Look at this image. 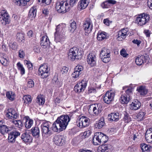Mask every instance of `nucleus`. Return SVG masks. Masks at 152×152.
Returning a JSON list of instances; mask_svg holds the SVG:
<instances>
[{
    "label": "nucleus",
    "instance_id": "1",
    "mask_svg": "<svg viewBox=\"0 0 152 152\" xmlns=\"http://www.w3.org/2000/svg\"><path fill=\"white\" fill-rule=\"evenodd\" d=\"M70 120V118L67 115H62L57 118L53 124L52 130L54 132H61L65 129Z\"/></svg>",
    "mask_w": 152,
    "mask_h": 152
},
{
    "label": "nucleus",
    "instance_id": "2",
    "mask_svg": "<svg viewBox=\"0 0 152 152\" xmlns=\"http://www.w3.org/2000/svg\"><path fill=\"white\" fill-rule=\"evenodd\" d=\"M65 24H61L56 26L55 33V40L56 42H60L65 39Z\"/></svg>",
    "mask_w": 152,
    "mask_h": 152
},
{
    "label": "nucleus",
    "instance_id": "3",
    "mask_svg": "<svg viewBox=\"0 0 152 152\" xmlns=\"http://www.w3.org/2000/svg\"><path fill=\"white\" fill-rule=\"evenodd\" d=\"M68 58L72 61L81 59L82 52L77 47H74L70 49L67 53Z\"/></svg>",
    "mask_w": 152,
    "mask_h": 152
},
{
    "label": "nucleus",
    "instance_id": "4",
    "mask_svg": "<svg viewBox=\"0 0 152 152\" xmlns=\"http://www.w3.org/2000/svg\"><path fill=\"white\" fill-rule=\"evenodd\" d=\"M69 7L68 3L66 1H58L56 4V10L59 13L63 14L68 11L69 10Z\"/></svg>",
    "mask_w": 152,
    "mask_h": 152
},
{
    "label": "nucleus",
    "instance_id": "5",
    "mask_svg": "<svg viewBox=\"0 0 152 152\" xmlns=\"http://www.w3.org/2000/svg\"><path fill=\"white\" fill-rule=\"evenodd\" d=\"M149 19L150 16L148 14L143 13L137 17L136 22L139 25L142 26L148 23Z\"/></svg>",
    "mask_w": 152,
    "mask_h": 152
},
{
    "label": "nucleus",
    "instance_id": "6",
    "mask_svg": "<svg viewBox=\"0 0 152 152\" xmlns=\"http://www.w3.org/2000/svg\"><path fill=\"white\" fill-rule=\"evenodd\" d=\"M50 69L46 64L42 65L39 68V75L42 78L47 77L49 75Z\"/></svg>",
    "mask_w": 152,
    "mask_h": 152
},
{
    "label": "nucleus",
    "instance_id": "7",
    "mask_svg": "<svg viewBox=\"0 0 152 152\" xmlns=\"http://www.w3.org/2000/svg\"><path fill=\"white\" fill-rule=\"evenodd\" d=\"M132 89L128 88L125 91V93L122 94L120 99L122 104H127L130 99V94L132 93Z\"/></svg>",
    "mask_w": 152,
    "mask_h": 152
},
{
    "label": "nucleus",
    "instance_id": "8",
    "mask_svg": "<svg viewBox=\"0 0 152 152\" xmlns=\"http://www.w3.org/2000/svg\"><path fill=\"white\" fill-rule=\"evenodd\" d=\"M149 59V56L147 55H139L135 58V61L137 65L140 66L145 63L148 64Z\"/></svg>",
    "mask_w": 152,
    "mask_h": 152
},
{
    "label": "nucleus",
    "instance_id": "9",
    "mask_svg": "<svg viewBox=\"0 0 152 152\" xmlns=\"http://www.w3.org/2000/svg\"><path fill=\"white\" fill-rule=\"evenodd\" d=\"M1 21L4 25L9 24L10 22V17L7 11L2 10L0 14Z\"/></svg>",
    "mask_w": 152,
    "mask_h": 152
},
{
    "label": "nucleus",
    "instance_id": "10",
    "mask_svg": "<svg viewBox=\"0 0 152 152\" xmlns=\"http://www.w3.org/2000/svg\"><path fill=\"white\" fill-rule=\"evenodd\" d=\"M5 115L8 119L14 120L17 119L19 117V115L17 112L13 108L8 109Z\"/></svg>",
    "mask_w": 152,
    "mask_h": 152
},
{
    "label": "nucleus",
    "instance_id": "11",
    "mask_svg": "<svg viewBox=\"0 0 152 152\" xmlns=\"http://www.w3.org/2000/svg\"><path fill=\"white\" fill-rule=\"evenodd\" d=\"M50 126L48 122L42 123L41 126L42 132V135L45 134L50 136L52 134L51 131L49 130Z\"/></svg>",
    "mask_w": 152,
    "mask_h": 152
},
{
    "label": "nucleus",
    "instance_id": "12",
    "mask_svg": "<svg viewBox=\"0 0 152 152\" xmlns=\"http://www.w3.org/2000/svg\"><path fill=\"white\" fill-rule=\"evenodd\" d=\"M110 50L106 48H103L101 51L100 55V57L101 58L102 61L105 63L108 62V58H105L103 56L106 55H107L108 57L110 56Z\"/></svg>",
    "mask_w": 152,
    "mask_h": 152
},
{
    "label": "nucleus",
    "instance_id": "13",
    "mask_svg": "<svg viewBox=\"0 0 152 152\" xmlns=\"http://www.w3.org/2000/svg\"><path fill=\"white\" fill-rule=\"evenodd\" d=\"M89 120L87 118L82 116L77 121V125L80 128H84L89 125Z\"/></svg>",
    "mask_w": 152,
    "mask_h": 152
},
{
    "label": "nucleus",
    "instance_id": "14",
    "mask_svg": "<svg viewBox=\"0 0 152 152\" xmlns=\"http://www.w3.org/2000/svg\"><path fill=\"white\" fill-rule=\"evenodd\" d=\"M87 83L84 80L77 83L74 88V90L77 93H80L84 91L87 86Z\"/></svg>",
    "mask_w": 152,
    "mask_h": 152
},
{
    "label": "nucleus",
    "instance_id": "15",
    "mask_svg": "<svg viewBox=\"0 0 152 152\" xmlns=\"http://www.w3.org/2000/svg\"><path fill=\"white\" fill-rule=\"evenodd\" d=\"M85 32L88 34L90 33L92 30L93 25L91 20L89 18H87L85 21L83 27Z\"/></svg>",
    "mask_w": 152,
    "mask_h": 152
},
{
    "label": "nucleus",
    "instance_id": "16",
    "mask_svg": "<svg viewBox=\"0 0 152 152\" xmlns=\"http://www.w3.org/2000/svg\"><path fill=\"white\" fill-rule=\"evenodd\" d=\"M115 94L113 92H107L104 95L103 100L104 102L107 104L110 103L113 100Z\"/></svg>",
    "mask_w": 152,
    "mask_h": 152
},
{
    "label": "nucleus",
    "instance_id": "17",
    "mask_svg": "<svg viewBox=\"0 0 152 152\" xmlns=\"http://www.w3.org/2000/svg\"><path fill=\"white\" fill-rule=\"evenodd\" d=\"M53 141L56 145L62 146L64 143L65 138L60 134L56 135L54 136Z\"/></svg>",
    "mask_w": 152,
    "mask_h": 152
},
{
    "label": "nucleus",
    "instance_id": "18",
    "mask_svg": "<svg viewBox=\"0 0 152 152\" xmlns=\"http://www.w3.org/2000/svg\"><path fill=\"white\" fill-rule=\"evenodd\" d=\"M96 55L94 53H90L87 57V61L91 66H94L96 64Z\"/></svg>",
    "mask_w": 152,
    "mask_h": 152
},
{
    "label": "nucleus",
    "instance_id": "19",
    "mask_svg": "<svg viewBox=\"0 0 152 152\" xmlns=\"http://www.w3.org/2000/svg\"><path fill=\"white\" fill-rule=\"evenodd\" d=\"M40 44L43 48H46L49 47L50 42L48 36H44L40 39Z\"/></svg>",
    "mask_w": 152,
    "mask_h": 152
},
{
    "label": "nucleus",
    "instance_id": "20",
    "mask_svg": "<svg viewBox=\"0 0 152 152\" xmlns=\"http://www.w3.org/2000/svg\"><path fill=\"white\" fill-rule=\"evenodd\" d=\"M104 134L101 132H96L93 137V142L95 145H97L100 144V140H102Z\"/></svg>",
    "mask_w": 152,
    "mask_h": 152
},
{
    "label": "nucleus",
    "instance_id": "21",
    "mask_svg": "<svg viewBox=\"0 0 152 152\" xmlns=\"http://www.w3.org/2000/svg\"><path fill=\"white\" fill-rule=\"evenodd\" d=\"M20 135V132L17 131L11 132L10 134H9L8 140L9 142H15L16 138Z\"/></svg>",
    "mask_w": 152,
    "mask_h": 152
},
{
    "label": "nucleus",
    "instance_id": "22",
    "mask_svg": "<svg viewBox=\"0 0 152 152\" xmlns=\"http://www.w3.org/2000/svg\"><path fill=\"white\" fill-rule=\"evenodd\" d=\"M127 31L124 29H123L118 32V37L117 39L118 41H122L127 36Z\"/></svg>",
    "mask_w": 152,
    "mask_h": 152
},
{
    "label": "nucleus",
    "instance_id": "23",
    "mask_svg": "<svg viewBox=\"0 0 152 152\" xmlns=\"http://www.w3.org/2000/svg\"><path fill=\"white\" fill-rule=\"evenodd\" d=\"M141 106V103L138 100L136 99L130 105L129 108L131 110H136L139 109Z\"/></svg>",
    "mask_w": 152,
    "mask_h": 152
},
{
    "label": "nucleus",
    "instance_id": "24",
    "mask_svg": "<svg viewBox=\"0 0 152 152\" xmlns=\"http://www.w3.org/2000/svg\"><path fill=\"white\" fill-rule=\"evenodd\" d=\"M21 139L25 143H30L32 140L31 137L28 134L25 133L22 134Z\"/></svg>",
    "mask_w": 152,
    "mask_h": 152
},
{
    "label": "nucleus",
    "instance_id": "25",
    "mask_svg": "<svg viewBox=\"0 0 152 152\" xmlns=\"http://www.w3.org/2000/svg\"><path fill=\"white\" fill-rule=\"evenodd\" d=\"M31 133L34 137H39L40 136V130L37 126L33 127L30 130Z\"/></svg>",
    "mask_w": 152,
    "mask_h": 152
},
{
    "label": "nucleus",
    "instance_id": "26",
    "mask_svg": "<svg viewBox=\"0 0 152 152\" xmlns=\"http://www.w3.org/2000/svg\"><path fill=\"white\" fill-rule=\"evenodd\" d=\"M118 113H112L108 115V118L110 121H117L119 119Z\"/></svg>",
    "mask_w": 152,
    "mask_h": 152
},
{
    "label": "nucleus",
    "instance_id": "27",
    "mask_svg": "<svg viewBox=\"0 0 152 152\" xmlns=\"http://www.w3.org/2000/svg\"><path fill=\"white\" fill-rule=\"evenodd\" d=\"M10 128L5 125L1 124L0 125V133L3 135L6 133H8L10 131Z\"/></svg>",
    "mask_w": 152,
    "mask_h": 152
},
{
    "label": "nucleus",
    "instance_id": "28",
    "mask_svg": "<svg viewBox=\"0 0 152 152\" xmlns=\"http://www.w3.org/2000/svg\"><path fill=\"white\" fill-rule=\"evenodd\" d=\"M37 12V10L35 7L31 8L29 11L28 15V17L31 20L34 18L36 16Z\"/></svg>",
    "mask_w": 152,
    "mask_h": 152
},
{
    "label": "nucleus",
    "instance_id": "29",
    "mask_svg": "<svg viewBox=\"0 0 152 152\" xmlns=\"http://www.w3.org/2000/svg\"><path fill=\"white\" fill-rule=\"evenodd\" d=\"M88 3V0H81L79 2L78 6L80 9H84L87 7Z\"/></svg>",
    "mask_w": 152,
    "mask_h": 152
},
{
    "label": "nucleus",
    "instance_id": "30",
    "mask_svg": "<svg viewBox=\"0 0 152 152\" xmlns=\"http://www.w3.org/2000/svg\"><path fill=\"white\" fill-rule=\"evenodd\" d=\"M140 147L143 152H149L152 148V147L150 145H147L144 143L141 144Z\"/></svg>",
    "mask_w": 152,
    "mask_h": 152
},
{
    "label": "nucleus",
    "instance_id": "31",
    "mask_svg": "<svg viewBox=\"0 0 152 152\" xmlns=\"http://www.w3.org/2000/svg\"><path fill=\"white\" fill-rule=\"evenodd\" d=\"M17 5L23 6L27 4V2L30 0H12Z\"/></svg>",
    "mask_w": 152,
    "mask_h": 152
},
{
    "label": "nucleus",
    "instance_id": "32",
    "mask_svg": "<svg viewBox=\"0 0 152 152\" xmlns=\"http://www.w3.org/2000/svg\"><path fill=\"white\" fill-rule=\"evenodd\" d=\"M137 90L140 93L141 95H145L148 92V90L145 87L143 86H140L137 88Z\"/></svg>",
    "mask_w": 152,
    "mask_h": 152
},
{
    "label": "nucleus",
    "instance_id": "33",
    "mask_svg": "<svg viewBox=\"0 0 152 152\" xmlns=\"http://www.w3.org/2000/svg\"><path fill=\"white\" fill-rule=\"evenodd\" d=\"M104 118L101 117L99 121L95 124V126L96 128L100 129L102 128L104 124Z\"/></svg>",
    "mask_w": 152,
    "mask_h": 152
},
{
    "label": "nucleus",
    "instance_id": "34",
    "mask_svg": "<svg viewBox=\"0 0 152 152\" xmlns=\"http://www.w3.org/2000/svg\"><path fill=\"white\" fill-rule=\"evenodd\" d=\"M106 37V33L105 32H99L97 34V38L99 41H102Z\"/></svg>",
    "mask_w": 152,
    "mask_h": 152
},
{
    "label": "nucleus",
    "instance_id": "35",
    "mask_svg": "<svg viewBox=\"0 0 152 152\" xmlns=\"http://www.w3.org/2000/svg\"><path fill=\"white\" fill-rule=\"evenodd\" d=\"M123 119L125 123H128L132 121V118L130 117V115L128 113L126 112H124Z\"/></svg>",
    "mask_w": 152,
    "mask_h": 152
},
{
    "label": "nucleus",
    "instance_id": "36",
    "mask_svg": "<svg viewBox=\"0 0 152 152\" xmlns=\"http://www.w3.org/2000/svg\"><path fill=\"white\" fill-rule=\"evenodd\" d=\"M99 104H94L93 107V111L94 114L95 115H97L101 112V110L99 109Z\"/></svg>",
    "mask_w": 152,
    "mask_h": 152
},
{
    "label": "nucleus",
    "instance_id": "37",
    "mask_svg": "<svg viewBox=\"0 0 152 152\" xmlns=\"http://www.w3.org/2000/svg\"><path fill=\"white\" fill-rule=\"evenodd\" d=\"M76 28V23L75 21H73L70 23L69 30L71 33H73L75 31Z\"/></svg>",
    "mask_w": 152,
    "mask_h": 152
},
{
    "label": "nucleus",
    "instance_id": "38",
    "mask_svg": "<svg viewBox=\"0 0 152 152\" xmlns=\"http://www.w3.org/2000/svg\"><path fill=\"white\" fill-rule=\"evenodd\" d=\"M24 101V103L26 104H30L32 101V99L31 98V96L30 95L24 96L23 98Z\"/></svg>",
    "mask_w": 152,
    "mask_h": 152
},
{
    "label": "nucleus",
    "instance_id": "39",
    "mask_svg": "<svg viewBox=\"0 0 152 152\" xmlns=\"http://www.w3.org/2000/svg\"><path fill=\"white\" fill-rule=\"evenodd\" d=\"M33 124V120L28 119L25 123V126L27 129H29L32 126Z\"/></svg>",
    "mask_w": 152,
    "mask_h": 152
},
{
    "label": "nucleus",
    "instance_id": "40",
    "mask_svg": "<svg viewBox=\"0 0 152 152\" xmlns=\"http://www.w3.org/2000/svg\"><path fill=\"white\" fill-rule=\"evenodd\" d=\"M6 95L7 98L11 101L14 100L15 96V93L12 91L7 92Z\"/></svg>",
    "mask_w": 152,
    "mask_h": 152
},
{
    "label": "nucleus",
    "instance_id": "41",
    "mask_svg": "<svg viewBox=\"0 0 152 152\" xmlns=\"http://www.w3.org/2000/svg\"><path fill=\"white\" fill-rule=\"evenodd\" d=\"M145 114V112L142 111H140L137 115V119L138 121H141L144 119V116Z\"/></svg>",
    "mask_w": 152,
    "mask_h": 152
},
{
    "label": "nucleus",
    "instance_id": "42",
    "mask_svg": "<svg viewBox=\"0 0 152 152\" xmlns=\"http://www.w3.org/2000/svg\"><path fill=\"white\" fill-rule=\"evenodd\" d=\"M11 121L16 127H18L19 128H21L23 126V124L20 120H15L12 121Z\"/></svg>",
    "mask_w": 152,
    "mask_h": 152
},
{
    "label": "nucleus",
    "instance_id": "43",
    "mask_svg": "<svg viewBox=\"0 0 152 152\" xmlns=\"http://www.w3.org/2000/svg\"><path fill=\"white\" fill-rule=\"evenodd\" d=\"M17 66L18 69L20 71L21 74L23 75L24 74L25 72V69L20 63V62H18L17 64Z\"/></svg>",
    "mask_w": 152,
    "mask_h": 152
},
{
    "label": "nucleus",
    "instance_id": "44",
    "mask_svg": "<svg viewBox=\"0 0 152 152\" xmlns=\"http://www.w3.org/2000/svg\"><path fill=\"white\" fill-rule=\"evenodd\" d=\"M16 39L19 42H22L24 39L23 34L21 33H18L16 34Z\"/></svg>",
    "mask_w": 152,
    "mask_h": 152
},
{
    "label": "nucleus",
    "instance_id": "45",
    "mask_svg": "<svg viewBox=\"0 0 152 152\" xmlns=\"http://www.w3.org/2000/svg\"><path fill=\"white\" fill-rule=\"evenodd\" d=\"M68 69H69L68 67L65 66H63L61 70V74L63 76L67 74Z\"/></svg>",
    "mask_w": 152,
    "mask_h": 152
},
{
    "label": "nucleus",
    "instance_id": "46",
    "mask_svg": "<svg viewBox=\"0 0 152 152\" xmlns=\"http://www.w3.org/2000/svg\"><path fill=\"white\" fill-rule=\"evenodd\" d=\"M36 102L39 105H43L45 103V99L43 97L38 96L36 99Z\"/></svg>",
    "mask_w": 152,
    "mask_h": 152
},
{
    "label": "nucleus",
    "instance_id": "47",
    "mask_svg": "<svg viewBox=\"0 0 152 152\" xmlns=\"http://www.w3.org/2000/svg\"><path fill=\"white\" fill-rule=\"evenodd\" d=\"M108 140V137H107L104 134L103 137H102L101 140H100V144L102 143L103 144L106 142Z\"/></svg>",
    "mask_w": 152,
    "mask_h": 152
},
{
    "label": "nucleus",
    "instance_id": "48",
    "mask_svg": "<svg viewBox=\"0 0 152 152\" xmlns=\"http://www.w3.org/2000/svg\"><path fill=\"white\" fill-rule=\"evenodd\" d=\"M81 74V73H80L78 71L74 70V72L72 73V75L73 78H77L79 77L80 75Z\"/></svg>",
    "mask_w": 152,
    "mask_h": 152
},
{
    "label": "nucleus",
    "instance_id": "49",
    "mask_svg": "<svg viewBox=\"0 0 152 152\" xmlns=\"http://www.w3.org/2000/svg\"><path fill=\"white\" fill-rule=\"evenodd\" d=\"M24 62L27 65V67L28 69L31 70L33 69V65L30 61L25 60Z\"/></svg>",
    "mask_w": 152,
    "mask_h": 152
},
{
    "label": "nucleus",
    "instance_id": "50",
    "mask_svg": "<svg viewBox=\"0 0 152 152\" xmlns=\"http://www.w3.org/2000/svg\"><path fill=\"white\" fill-rule=\"evenodd\" d=\"M120 54L124 57H126L128 55V54L126 53V50L124 48L122 49L121 50Z\"/></svg>",
    "mask_w": 152,
    "mask_h": 152
},
{
    "label": "nucleus",
    "instance_id": "51",
    "mask_svg": "<svg viewBox=\"0 0 152 152\" xmlns=\"http://www.w3.org/2000/svg\"><path fill=\"white\" fill-rule=\"evenodd\" d=\"M83 70V66L80 65H78L76 66L74 69V70L78 71L80 73H82V71Z\"/></svg>",
    "mask_w": 152,
    "mask_h": 152
},
{
    "label": "nucleus",
    "instance_id": "52",
    "mask_svg": "<svg viewBox=\"0 0 152 152\" xmlns=\"http://www.w3.org/2000/svg\"><path fill=\"white\" fill-rule=\"evenodd\" d=\"M9 45L13 50H15L17 48V46L15 42H11L9 44Z\"/></svg>",
    "mask_w": 152,
    "mask_h": 152
},
{
    "label": "nucleus",
    "instance_id": "53",
    "mask_svg": "<svg viewBox=\"0 0 152 152\" xmlns=\"http://www.w3.org/2000/svg\"><path fill=\"white\" fill-rule=\"evenodd\" d=\"M34 81L31 79H30L28 82L27 86L29 88H32L34 86Z\"/></svg>",
    "mask_w": 152,
    "mask_h": 152
},
{
    "label": "nucleus",
    "instance_id": "54",
    "mask_svg": "<svg viewBox=\"0 0 152 152\" xmlns=\"http://www.w3.org/2000/svg\"><path fill=\"white\" fill-rule=\"evenodd\" d=\"M39 2L41 1L42 3L45 4L46 5L49 4L51 2V0H38Z\"/></svg>",
    "mask_w": 152,
    "mask_h": 152
},
{
    "label": "nucleus",
    "instance_id": "55",
    "mask_svg": "<svg viewBox=\"0 0 152 152\" xmlns=\"http://www.w3.org/2000/svg\"><path fill=\"white\" fill-rule=\"evenodd\" d=\"M18 55L19 57L21 58H24L25 56V54L24 52L22 50H19L18 52Z\"/></svg>",
    "mask_w": 152,
    "mask_h": 152
},
{
    "label": "nucleus",
    "instance_id": "56",
    "mask_svg": "<svg viewBox=\"0 0 152 152\" xmlns=\"http://www.w3.org/2000/svg\"><path fill=\"white\" fill-rule=\"evenodd\" d=\"M152 136V132H150L149 131H147L145 134V137L146 139L148 138H150V137Z\"/></svg>",
    "mask_w": 152,
    "mask_h": 152
},
{
    "label": "nucleus",
    "instance_id": "57",
    "mask_svg": "<svg viewBox=\"0 0 152 152\" xmlns=\"http://www.w3.org/2000/svg\"><path fill=\"white\" fill-rule=\"evenodd\" d=\"M1 63L4 66L6 65L7 63V60L4 58H1L0 59Z\"/></svg>",
    "mask_w": 152,
    "mask_h": 152
},
{
    "label": "nucleus",
    "instance_id": "58",
    "mask_svg": "<svg viewBox=\"0 0 152 152\" xmlns=\"http://www.w3.org/2000/svg\"><path fill=\"white\" fill-rule=\"evenodd\" d=\"M104 23L107 26H109L110 23H111V21L107 19H104L103 20Z\"/></svg>",
    "mask_w": 152,
    "mask_h": 152
},
{
    "label": "nucleus",
    "instance_id": "59",
    "mask_svg": "<svg viewBox=\"0 0 152 152\" xmlns=\"http://www.w3.org/2000/svg\"><path fill=\"white\" fill-rule=\"evenodd\" d=\"M77 0H70L69 3L70 6L72 7L75 4Z\"/></svg>",
    "mask_w": 152,
    "mask_h": 152
},
{
    "label": "nucleus",
    "instance_id": "60",
    "mask_svg": "<svg viewBox=\"0 0 152 152\" xmlns=\"http://www.w3.org/2000/svg\"><path fill=\"white\" fill-rule=\"evenodd\" d=\"M58 79V76L57 75H55L53 78L52 80V82L53 83H57V80Z\"/></svg>",
    "mask_w": 152,
    "mask_h": 152
},
{
    "label": "nucleus",
    "instance_id": "61",
    "mask_svg": "<svg viewBox=\"0 0 152 152\" xmlns=\"http://www.w3.org/2000/svg\"><path fill=\"white\" fill-rule=\"evenodd\" d=\"M42 13L45 15H47L49 13V11L46 8H44L42 9Z\"/></svg>",
    "mask_w": 152,
    "mask_h": 152
},
{
    "label": "nucleus",
    "instance_id": "62",
    "mask_svg": "<svg viewBox=\"0 0 152 152\" xmlns=\"http://www.w3.org/2000/svg\"><path fill=\"white\" fill-rule=\"evenodd\" d=\"M91 134V131L90 130H88L84 132L83 134V135L85 136L86 137H88Z\"/></svg>",
    "mask_w": 152,
    "mask_h": 152
},
{
    "label": "nucleus",
    "instance_id": "63",
    "mask_svg": "<svg viewBox=\"0 0 152 152\" xmlns=\"http://www.w3.org/2000/svg\"><path fill=\"white\" fill-rule=\"evenodd\" d=\"M147 3L149 8L152 10V0H148V1Z\"/></svg>",
    "mask_w": 152,
    "mask_h": 152
},
{
    "label": "nucleus",
    "instance_id": "64",
    "mask_svg": "<svg viewBox=\"0 0 152 152\" xmlns=\"http://www.w3.org/2000/svg\"><path fill=\"white\" fill-rule=\"evenodd\" d=\"M61 99L60 97L59 96L56 97L54 100V102L56 103H59L60 102Z\"/></svg>",
    "mask_w": 152,
    "mask_h": 152
}]
</instances>
